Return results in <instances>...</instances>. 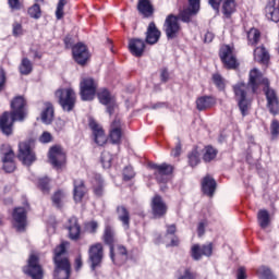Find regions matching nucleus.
<instances>
[{"label":"nucleus","instance_id":"54","mask_svg":"<svg viewBox=\"0 0 279 279\" xmlns=\"http://www.w3.org/2000/svg\"><path fill=\"white\" fill-rule=\"evenodd\" d=\"M51 141H53V136H51V133L45 131L40 137H39V143H44V144H47V143H51Z\"/></svg>","mask_w":279,"mask_h":279},{"label":"nucleus","instance_id":"62","mask_svg":"<svg viewBox=\"0 0 279 279\" xmlns=\"http://www.w3.org/2000/svg\"><path fill=\"white\" fill-rule=\"evenodd\" d=\"M166 228H167L166 234H168V235L175 234V232L178 230L175 225H167Z\"/></svg>","mask_w":279,"mask_h":279},{"label":"nucleus","instance_id":"37","mask_svg":"<svg viewBox=\"0 0 279 279\" xmlns=\"http://www.w3.org/2000/svg\"><path fill=\"white\" fill-rule=\"evenodd\" d=\"M19 69L21 75H29V73L34 71V65L32 64V61H29V59L23 58Z\"/></svg>","mask_w":279,"mask_h":279},{"label":"nucleus","instance_id":"12","mask_svg":"<svg viewBox=\"0 0 279 279\" xmlns=\"http://www.w3.org/2000/svg\"><path fill=\"white\" fill-rule=\"evenodd\" d=\"M98 99L102 106L107 107L108 114L112 116L114 114V111L117 110V99H114V96L109 93L108 89H100L98 92Z\"/></svg>","mask_w":279,"mask_h":279},{"label":"nucleus","instance_id":"14","mask_svg":"<svg viewBox=\"0 0 279 279\" xmlns=\"http://www.w3.org/2000/svg\"><path fill=\"white\" fill-rule=\"evenodd\" d=\"M199 12V0H189V8L180 11L178 21L182 23H191V17Z\"/></svg>","mask_w":279,"mask_h":279},{"label":"nucleus","instance_id":"26","mask_svg":"<svg viewBox=\"0 0 279 279\" xmlns=\"http://www.w3.org/2000/svg\"><path fill=\"white\" fill-rule=\"evenodd\" d=\"M68 230L71 241H80V236L82 234V227L80 226V222H77L76 217H71L69 219Z\"/></svg>","mask_w":279,"mask_h":279},{"label":"nucleus","instance_id":"47","mask_svg":"<svg viewBox=\"0 0 279 279\" xmlns=\"http://www.w3.org/2000/svg\"><path fill=\"white\" fill-rule=\"evenodd\" d=\"M101 162L105 169H110V166L112 165V155H110V153H102Z\"/></svg>","mask_w":279,"mask_h":279},{"label":"nucleus","instance_id":"31","mask_svg":"<svg viewBox=\"0 0 279 279\" xmlns=\"http://www.w3.org/2000/svg\"><path fill=\"white\" fill-rule=\"evenodd\" d=\"M254 60L260 64H267L269 62V51L265 46L257 47L254 50Z\"/></svg>","mask_w":279,"mask_h":279},{"label":"nucleus","instance_id":"45","mask_svg":"<svg viewBox=\"0 0 279 279\" xmlns=\"http://www.w3.org/2000/svg\"><path fill=\"white\" fill-rule=\"evenodd\" d=\"M213 82L219 90H226V80L221 77V74H214Z\"/></svg>","mask_w":279,"mask_h":279},{"label":"nucleus","instance_id":"34","mask_svg":"<svg viewBox=\"0 0 279 279\" xmlns=\"http://www.w3.org/2000/svg\"><path fill=\"white\" fill-rule=\"evenodd\" d=\"M257 221L263 230L268 228L269 223H271V219L269 218V211H267L266 209H260L257 213Z\"/></svg>","mask_w":279,"mask_h":279},{"label":"nucleus","instance_id":"63","mask_svg":"<svg viewBox=\"0 0 279 279\" xmlns=\"http://www.w3.org/2000/svg\"><path fill=\"white\" fill-rule=\"evenodd\" d=\"M245 278H247V277L245 276V268L240 267V268L238 269V279H245Z\"/></svg>","mask_w":279,"mask_h":279},{"label":"nucleus","instance_id":"58","mask_svg":"<svg viewBox=\"0 0 279 279\" xmlns=\"http://www.w3.org/2000/svg\"><path fill=\"white\" fill-rule=\"evenodd\" d=\"M171 154L174 158H178V156H180V154H182V143L178 142L175 148L172 150Z\"/></svg>","mask_w":279,"mask_h":279},{"label":"nucleus","instance_id":"55","mask_svg":"<svg viewBox=\"0 0 279 279\" xmlns=\"http://www.w3.org/2000/svg\"><path fill=\"white\" fill-rule=\"evenodd\" d=\"M94 193L97 197L104 195V181H99L97 185L94 186Z\"/></svg>","mask_w":279,"mask_h":279},{"label":"nucleus","instance_id":"43","mask_svg":"<svg viewBox=\"0 0 279 279\" xmlns=\"http://www.w3.org/2000/svg\"><path fill=\"white\" fill-rule=\"evenodd\" d=\"M122 175L124 182H130V180H134V178L136 177V172H134V168H132V166H126L123 169Z\"/></svg>","mask_w":279,"mask_h":279},{"label":"nucleus","instance_id":"50","mask_svg":"<svg viewBox=\"0 0 279 279\" xmlns=\"http://www.w3.org/2000/svg\"><path fill=\"white\" fill-rule=\"evenodd\" d=\"M270 133L272 138H276L279 134V121L278 120H272L271 125H270Z\"/></svg>","mask_w":279,"mask_h":279},{"label":"nucleus","instance_id":"9","mask_svg":"<svg viewBox=\"0 0 279 279\" xmlns=\"http://www.w3.org/2000/svg\"><path fill=\"white\" fill-rule=\"evenodd\" d=\"M97 93V82L94 78H83L81 82V97L83 101H93Z\"/></svg>","mask_w":279,"mask_h":279},{"label":"nucleus","instance_id":"21","mask_svg":"<svg viewBox=\"0 0 279 279\" xmlns=\"http://www.w3.org/2000/svg\"><path fill=\"white\" fill-rule=\"evenodd\" d=\"M89 128L93 130L95 143L97 145L102 147V145H106V143H108V137L106 136L104 129H101V126H99V124H97L95 120H92L89 122Z\"/></svg>","mask_w":279,"mask_h":279},{"label":"nucleus","instance_id":"8","mask_svg":"<svg viewBox=\"0 0 279 279\" xmlns=\"http://www.w3.org/2000/svg\"><path fill=\"white\" fill-rule=\"evenodd\" d=\"M19 160L26 165V167H31L36 162V153L32 149V146L28 142H21L19 144Z\"/></svg>","mask_w":279,"mask_h":279},{"label":"nucleus","instance_id":"3","mask_svg":"<svg viewBox=\"0 0 279 279\" xmlns=\"http://www.w3.org/2000/svg\"><path fill=\"white\" fill-rule=\"evenodd\" d=\"M54 271L53 278L56 279H69L71 278V262L66 255V245L61 243L54 248Z\"/></svg>","mask_w":279,"mask_h":279},{"label":"nucleus","instance_id":"35","mask_svg":"<svg viewBox=\"0 0 279 279\" xmlns=\"http://www.w3.org/2000/svg\"><path fill=\"white\" fill-rule=\"evenodd\" d=\"M247 40L248 45H251L252 47L258 45V43L260 41V31H258L257 28H251L247 32Z\"/></svg>","mask_w":279,"mask_h":279},{"label":"nucleus","instance_id":"53","mask_svg":"<svg viewBox=\"0 0 279 279\" xmlns=\"http://www.w3.org/2000/svg\"><path fill=\"white\" fill-rule=\"evenodd\" d=\"M13 36H23V25L19 22L13 23Z\"/></svg>","mask_w":279,"mask_h":279},{"label":"nucleus","instance_id":"46","mask_svg":"<svg viewBox=\"0 0 279 279\" xmlns=\"http://www.w3.org/2000/svg\"><path fill=\"white\" fill-rule=\"evenodd\" d=\"M65 5H66V0H59L57 10H56V16H57L58 21L64 19V7Z\"/></svg>","mask_w":279,"mask_h":279},{"label":"nucleus","instance_id":"4","mask_svg":"<svg viewBox=\"0 0 279 279\" xmlns=\"http://www.w3.org/2000/svg\"><path fill=\"white\" fill-rule=\"evenodd\" d=\"M54 95L62 110L65 112H71L73 108H75L77 96L75 95V90H73V88L58 89Z\"/></svg>","mask_w":279,"mask_h":279},{"label":"nucleus","instance_id":"15","mask_svg":"<svg viewBox=\"0 0 279 279\" xmlns=\"http://www.w3.org/2000/svg\"><path fill=\"white\" fill-rule=\"evenodd\" d=\"M219 56L226 69H236V57L234 56V52H232V48H230V46H222L220 48Z\"/></svg>","mask_w":279,"mask_h":279},{"label":"nucleus","instance_id":"32","mask_svg":"<svg viewBox=\"0 0 279 279\" xmlns=\"http://www.w3.org/2000/svg\"><path fill=\"white\" fill-rule=\"evenodd\" d=\"M215 106V98L210 96H202L196 100L197 110H208V108H213Z\"/></svg>","mask_w":279,"mask_h":279},{"label":"nucleus","instance_id":"2","mask_svg":"<svg viewBox=\"0 0 279 279\" xmlns=\"http://www.w3.org/2000/svg\"><path fill=\"white\" fill-rule=\"evenodd\" d=\"M27 101L23 96H16L11 101V112H3L0 117V130L5 136H11L15 121H24L27 117Z\"/></svg>","mask_w":279,"mask_h":279},{"label":"nucleus","instance_id":"33","mask_svg":"<svg viewBox=\"0 0 279 279\" xmlns=\"http://www.w3.org/2000/svg\"><path fill=\"white\" fill-rule=\"evenodd\" d=\"M53 105L51 102H46L45 104V109L41 112V121L43 123H46V125H49L51 121H53Z\"/></svg>","mask_w":279,"mask_h":279},{"label":"nucleus","instance_id":"51","mask_svg":"<svg viewBox=\"0 0 279 279\" xmlns=\"http://www.w3.org/2000/svg\"><path fill=\"white\" fill-rule=\"evenodd\" d=\"M178 279H196L195 272L191 271V268H185L183 274Z\"/></svg>","mask_w":279,"mask_h":279},{"label":"nucleus","instance_id":"11","mask_svg":"<svg viewBox=\"0 0 279 279\" xmlns=\"http://www.w3.org/2000/svg\"><path fill=\"white\" fill-rule=\"evenodd\" d=\"M49 162L54 169H61L62 165L66 162V154L61 146H52L49 150Z\"/></svg>","mask_w":279,"mask_h":279},{"label":"nucleus","instance_id":"64","mask_svg":"<svg viewBox=\"0 0 279 279\" xmlns=\"http://www.w3.org/2000/svg\"><path fill=\"white\" fill-rule=\"evenodd\" d=\"M214 38H215V34H213L211 32H207L205 34L204 40H205V43H210L211 40H214Z\"/></svg>","mask_w":279,"mask_h":279},{"label":"nucleus","instance_id":"57","mask_svg":"<svg viewBox=\"0 0 279 279\" xmlns=\"http://www.w3.org/2000/svg\"><path fill=\"white\" fill-rule=\"evenodd\" d=\"M206 233V222H199L197 226V234L198 236H204Z\"/></svg>","mask_w":279,"mask_h":279},{"label":"nucleus","instance_id":"41","mask_svg":"<svg viewBox=\"0 0 279 279\" xmlns=\"http://www.w3.org/2000/svg\"><path fill=\"white\" fill-rule=\"evenodd\" d=\"M189 163L190 166L192 167H197L198 163L201 162V159H199V151L197 150V148L193 149L189 156Z\"/></svg>","mask_w":279,"mask_h":279},{"label":"nucleus","instance_id":"52","mask_svg":"<svg viewBox=\"0 0 279 279\" xmlns=\"http://www.w3.org/2000/svg\"><path fill=\"white\" fill-rule=\"evenodd\" d=\"M2 168L5 173H13V171L16 169V163L14 161H8L3 163Z\"/></svg>","mask_w":279,"mask_h":279},{"label":"nucleus","instance_id":"60","mask_svg":"<svg viewBox=\"0 0 279 279\" xmlns=\"http://www.w3.org/2000/svg\"><path fill=\"white\" fill-rule=\"evenodd\" d=\"M8 3L12 10H21V2L19 0H8Z\"/></svg>","mask_w":279,"mask_h":279},{"label":"nucleus","instance_id":"28","mask_svg":"<svg viewBox=\"0 0 279 279\" xmlns=\"http://www.w3.org/2000/svg\"><path fill=\"white\" fill-rule=\"evenodd\" d=\"M84 195H86V185L83 180H74V190L73 197L76 204H80L82 199H84Z\"/></svg>","mask_w":279,"mask_h":279},{"label":"nucleus","instance_id":"30","mask_svg":"<svg viewBox=\"0 0 279 279\" xmlns=\"http://www.w3.org/2000/svg\"><path fill=\"white\" fill-rule=\"evenodd\" d=\"M137 10L140 14H143L145 19H149V16H154V4L149 0H138Z\"/></svg>","mask_w":279,"mask_h":279},{"label":"nucleus","instance_id":"5","mask_svg":"<svg viewBox=\"0 0 279 279\" xmlns=\"http://www.w3.org/2000/svg\"><path fill=\"white\" fill-rule=\"evenodd\" d=\"M163 32L168 40H175V38L180 36V32H182V25H180V21L178 20L177 15H167L163 23Z\"/></svg>","mask_w":279,"mask_h":279},{"label":"nucleus","instance_id":"13","mask_svg":"<svg viewBox=\"0 0 279 279\" xmlns=\"http://www.w3.org/2000/svg\"><path fill=\"white\" fill-rule=\"evenodd\" d=\"M72 53L75 62L78 63L81 66H84V64H86V62H88L90 58L88 48L82 43H78L74 47H72Z\"/></svg>","mask_w":279,"mask_h":279},{"label":"nucleus","instance_id":"61","mask_svg":"<svg viewBox=\"0 0 279 279\" xmlns=\"http://www.w3.org/2000/svg\"><path fill=\"white\" fill-rule=\"evenodd\" d=\"M74 265H75L76 271H80L82 269L84 265V262H82V255H77V257L75 258Z\"/></svg>","mask_w":279,"mask_h":279},{"label":"nucleus","instance_id":"29","mask_svg":"<svg viewBox=\"0 0 279 279\" xmlns=\"http://www.w3.org/2000/svg\"><path fill=\"white\" fill-rule=\"evenodd\" d=\"M116 213L118 215V219L119 221H121L123 228H125V230L130 229V210L128 209V207H125V205H119L116 209Z\"/></svg>","mask_w":279,"mask_h":279},{"label":"nucleus","instance_id":"20","mask_svg":"<svg viewBox=\"0 0 279 279\" xmlns=\"http://www.w3.org/2000/svg\"><path fill=\"white\" fill-rule=\"evenodd\" d=\"M102 241L106 245H109L111 252L114 250L116 243L119 242L117 239V232L114 231V228L110 225L105 226V231L102 234Z\"/></svg>","mask_w":279,"mask_h":279},{"label":"nucleus","instance_id":"39","mask_svg":"<svg viewBox=\"0 0 279 279\" xmlns=\"http://www.w3.org/2000/svg\"><path fill=\"white\" fill-rule=\"evenodd\" d=\"M257 276L259 279H277L274 272H271V269L266 266H262L257 269Z\"/></svg>","mask_w":279,"mask_h":279},{"label":"nucleus","instance_id":"17","mask_svg":"<svg viewBox=\"0 0 279 279\" xmlns=\"http://www.w3.org/2000/svg\"><path fill=\"white\" fill-rule=\"evenodd\" d=\"M154 219H162L167 215V204L160 195H155L150 203Z\"/></svg>","mask_w":279,"mask_h":279},{"label":"nucleus","instance_id":"48","mask_svg":"<svg viewBox=\"0 0 279 279\" xmlns=\"http://www.w3.org/2000/svg\"><path fill=\"white\" fill-rule=\"evenodd\" d=\"M28 14L32 19H40L41 12H40V5L34 4L28 9Z\"/></svg>","mask_w":279,"mask_h":279},{"label":"nucleus","instance_id":"56","mask_svg":"<svg viewBox=\"0 0 279 279\" xmlns=\"http://www.w3.org/2000/svg\"><path fill=\"white\" fill-rule=\"evenodd\" d=\"M160 80L163 83L169 82V70L167 68L160 70Z\"/></svg>","mask_w":279,"mask_h":279},{"label":"nucleus","instance_id":"18","mask_svg":"<svg viewBox=\"0 0 279 279\" xmlns=\"http://www.w3.org/2000/svg\"><path fill=\"white\" fill-rule=\"evenodd\" d=\"M13 219L15 221L14 226L17 232H24L25 226H27V211L24 207H16L13 210Z\"/></svg>","mask_w":279,"mask_h":279},{"label":"nucleus","instance_id":"7","mask_svg":"<svg viewBox=\"0 0 279 279\" xmlns=\"http://www.w3.org/2000/svg\"><path fill=\"white\" fill-rule=\"evenodd\" d=\"M88 263L92 271L101 267V263H104V244L96 243L89 246Z\"/></svg>","mask_w":279,"mask_h":279},{"label":"nucleus","instance_id":"22","mask_svg":"<svg viewBox=\"0 0 279 279\" xmlns=\"http://www.w3.org/2000/svg\"><path fill=\"white\" fill-rule=\"evenodd\" d=\"M160 36H161V33H160V29H158V27L156 26V23L150 22L146 31L145 43L147 45H156V43L160 40Z\"/></svg>","mask_w":279,"mask_h":279},{"label":"nucleus","instance_id":"40","mask_svg":"<svg viewBox=\"0 0 279 279\" xmlns=\"http://www.w3.org/2000/svg\"><path fill=\"white\" fill-rule=\"evenodd\" d=\"M217 158V149H215L211 146L205 147V154L203 155V160L205 162H210L211 160H215Z\"/></svg>","mask_w":279,"mask_h":279},{"label":"nucleus","instance_id":"42","mask_svg":"<svg viewBox=\"0 0 279 279\" xmlns=\"http://www.w3.org/2000/svg\"><path fill=\"white\" fill-rule=\"evenodd\" d=\"M38 189L44 193V195L49 194L50 186H49V178H41L38 180L37 183Z\"/></svg>","mask_w":279,"mask_h":279},{"label":"nucleus","instance_id":"24","mask_svg":"<svg viewBox=\"0 0 279 279\" xmlns=\"http://www.w3.org/2000/svg\"><path fill=\"white\" fill-rule=\"evenodd\" d=\"M121 136L123 132L121 131V119L116 118L110 126V138L113 145H119L121 143Z\"/></svg>","mask_w":279,"mask_h":279},{"label":"nucleus","instance_id":"1","mask_svg":"<svg viewBox=\"0 0 279 279\" xmlns=\"http://www.w3.org/2000/svg\"><path fill=\"white\" fill-rule=\"evenodd\" d=\"M260 84L264 85V93L267 99V108L270 114H278L279 112V100L276 90L269 87V80L263 77V74L258 69H253L250 72L248 84L238 83L233 85V93L235 95V100L238 101V106L240 111L242 112V117L247 114V110H250L251 101L247 99V93H250V88H252V93H256Z\"/></svg>","mask_w":279,"mask_h":279},{"label":"nucleus","instance_id":"10","mask_svg":"<svg viewBox=\"0 0 279 279\" xmlns=\"http://www.w3.org/2000/svg\"><path fill=\"white\" fill-rule=\"evenodd\" d=\"M151 169H155V178L159 184H167L169 177L173 173V166L167 163H153Z\"/></svg>","mask_w":279,"mask_h":279},{"label":"nucleus","instance_id":"6","mask_svg":"<svg viewBox=\"0 0 279 279\" xmlns=\"http://www.w3.org/2000/svg\"><path fill=\"white\" fill-rule=\"evenodd\" d=\"M23 271L32 279H43L45 276L43 266H40V259L36 255L29 256L27 265L23 268Z\"/></svg>","mask_w":279,"mask_h":279},{"label":"nucleus","instance_id":"36","mask_svg":"<svg viewBox=\"0 0 279 279\" xmlns=\"http://www.w3.org/2000/svg\"><path fill=\"white\" fill-rule=\"evenodd\" d=\"M52 204L56 208H62L64 206V199H66V194L62 191H57L52 197Z\"/></svg>","mask_w":279,"mask_h":279},{"label":"nucleus","instance_id":"19","mask_svg":"<svg viewBox=\"0 0 279 279\" xmlns=\"http://www.w3.org/2000/svg\"><path fill=\"white\" fill-rule=\"evenodd\" d=\"M129 50L134 58H143L145 54V40L141 38H131L129 40Z\"/></svg>","mask_w":279,"mask_h":279},{"label":"nucleus","instance_id":"27","mask_svg":"<svg viewBox=\"0 0 279 279\" xmlns=\"http://www.w3.org/2000/svg\"><path fill=\"white\" fill-rule=\"evenodd\" d=\"M266 16L274 23H279V3L276 0L267 1Z\"/></svg>","mask_w":279,"mask_h":279},{"label":"nucleus","instance_id":"49","mask_svg":"<svg viewBox=\"0 0 279 279\" xmlns=\"http://www.w3.org/2000/svg\"><path fill=\"white\" fill-rule=\"evenodd\" d=\"M87 232H89V234H95L97 233V229L99 228V223H97V221H89L86 223L85 226Z\"/></svg>","mask_w":279,"mask_h":279},{"label":"nucleus","instance_id":"23","mask_svg":"<svg viewBox=\"0 0 279 279\" xmlns=\"http://www.w3.org/2000/svg\"><path fill=\"white\" fill-rule=\"evenodd\" d=\"M202 256H213V243L204 244L203 246L195 244L192 247V257L194 260H199Z\"/></svg>","mask_w":279,"mask_h":279},{"label":"nucleus","instance_id":"38","mask_svg":"<svg viewBox=\"0 0 279 279\" xmlns=\"http://www.w3.org/2000/svg\"><path fill=\"white\" fill-rule=\"evenodd\" d=\"M222 10H223V14L227 17L231 16L234 10H236V3L234 2V0H225L222 4Z\"/></svg>","mask_w":279,"mask_h":279},{"label":"nucleus","instance_id":"44","mask_svg":"<svg viewBox=\"0 0 279 279\" xmlns=\"http://www.w3.org/2000/svg\"><path fill=\"white\" fill-rule=\"evenodd\" d=\"M2 162H14V150L12 148L2 149Z\"/></svg>","mask_w":279,"mask_h":279},{"label":"nucleus","instance_id":"25","mask_svg":"<svg viewBox=\"0 0 279 279\" xmlns=\"http://www.w3.org/2000/svg\"><path fill=\"white\" fill-rule=\"evenodd\" d=\"M202 191L207 197H213L215 191H217V181L209 174H207L202 181Z\"/></svg>","mask_w":279,"mask_h":279},{"label":"nucleus","instance_id":"59","mask_svg":"<svg viewBox=\"0 0 279 279\" xmlns=\"http://www.w3.org/2000/svg\"><path fill=\"white\" fill-rule=\"evenodd\" d=\"M221 1L222 0H208V3H209V5H211V8L214 10H216V12H219V8L221 5Z\"/></svg>","mask_w":279,"mask_h":279},{"label":"nucleus","instance_id":"16","mask_svg":"<svg viewBox=\"0 0 279 279\" xmlns=\"http://www.w3.org/2000/svg\"><path fill=\"white\" fill-rule=\"evenodd\" d=\"M110 258L114 265H125L128 263V248L121 244H116L110 248Z\"/></svg>","mask_w":279,"mask_h":279}]
</instances>
